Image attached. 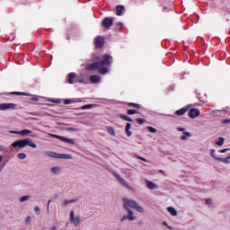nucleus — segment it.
<instances>
[{"label":"nucleus","instance_id":"nucleus-1","mask_svg":"<svg viewBox=\"0 0 230 230\" xmlns=\"http://www.w3.org/2000/svg\"><path fill=\"white\" fill-rule=\"evenodd\" d=\"M111 64H112V57L109 55H104L102 61L94 62L86 66L87 71H96V69L101 73V75H107L109 73V68Z\"/></svg>","mask_w":230,"mask_h":230},{"label":"nucleus","instance_id":"nucleus-2","mask_svg":"<svg viewBox=\"0 0 230 230\" xmlns=\"http://www.w3.org/2000/svg\"><path fill=\"white\" fill-rule=\"evenodd\" d=\"M123 202V208L126 211L136 209V211H138V213H145V208L141 207L136 200L124 198L122 199Z\"/></svg>","mask_w":230,"mask_h":230},{"label":"nucleus","instance_id":"nucleus-3","mask_svg":"<svg viewBox=\"0 0 230 230\" xmlns=\"http://www.w3.org/2000/svg\"><path fill=\"white\" fill-rule=\"evenodd\" d=\"M11 146H13V148H24V146H31V148H37V144H35L31 139L25 138L22 140L14 141Z\"/></svg>","mask_w":230,"mask_h":230},{"label":"nucleus","instance_id":"nucleus-4","mask_svg":"<svg viewBox=\"0 0 230 230\" xmlns=\"http://www.w3.org/2000/svg\"><path fill=\"white\" fill-rule=\"evenodd\" d=\"M44 155L52 159H73V155L67 154H58L53 151H45Z\"/></svg>","mask_w":230,"mask_h":230},{"label":"nucleus","instance_id":"nucleus-5","mask_svg":"<svg viewBox=\"0 0 230 230\" xmlns=\"http://www.w3.org/2000/svg\"><path fill=\"white\" fill-rule=\"evenodd\" d=\"M69 220L74 227H78V226H80V216H75V210L70 211Z\"/></svg>","mask_w":230,"mask_h":230},{"label":"nucleus","instance_id":"nucleus-6","mask_svg":"<svg viewBox=\"0 0 230 230\" xmlns=\"http://www.w3.org/2000/svg\"><path fill=\"white\" fill-rule=\"evenodd\" d=\"M128 215H124L120 218V222H125V220H129V222H134L137 218L136 215L134 214V210H126Z\"/></svg>","mask_w":230,"mask_h":230},{"label":"nucleus","instance_id":"nucleus-7","mask_svg":"<svg viewBox=\"0 0 230 230\" xmlns=\"http://www.w3.org/2000/svg\"><path fill=\"white\" fill-rule=\"evenodd\" d=\"M49 136L50 137H55L56 139H59V141H62L63 143H67L68 145H75V140L73 138H66L62 136L54 135L49 133Z\"/></svg>","mask_w":230,"mask_h":230},{"label":"nucleus","instance_id":"nucleus-8","mask_svg":"<svg viewBox=\"0 0 230 230\" xmlns=\"http://www.w3.org/2000/svg\"><path fill=\"white\" fill-rule=\"evenodd\" d=\"M17 109V104L15 103H1L0 111H15Z\"/></svg>","mask_w":230,"mask_h":230},{"label":"nucleus","instance_id":"nucleus-9","mask_svg":"<svg viewBox=\"0 0 230 230\" xmlns=\"http://www.w3.org/2000/svg\"><path fill=\"white\" fill-rule=\"evenodd\" d=\"M114 177H116L117 181H119V182H120L122 186H124V188H127L128 190H132V186H130V184H128V181L123 179L121 175L114 173Z\"/></svg>","mask_w":230,"mask_h":230},{"label":"nucleus","instance_id":"nucleus-10","mask_svg":"<svg viewBox=\"0 0 230 230\" xmlns=\"http://www.w3.org/2000/svg\"><path fill=\"white\" fill-rule=\"evenodd\" d=\"M102 26L104 28H107L109 30L112 24H114V18H104L102 22Z\"/></svg>","mask_w":230,"mask_h":230},{"label":"nucleus","instance_id":"nucleus-11","mask_svg":"<svg viewBox=\"0 0 230 230\" xmlns=\"http://www.w3.org/2000/svg\"><path fill=\"white\" fill-rule=\"evenodd\" d=\"M199 116H200V111L197 109H190V112H189V117L191 119H195V118H199Z\"/></svg>","mask_w":230,"mask_h":230},{"label":"nucleus","instance_id":"nucleus-12","mask_svg":"<svg viewBox=\"0 0 230 230\" xmlns=\"http://www.w3.org/2000/svg\"><path fill=\"white\" fill-rule=\"evenodd\" d=\"M50 173L52 175H60L62 173V168L58 165L50 167Z\"/></svg>","mask_w":230,"mask_h":230},{"label":"nucleus","instance_id":"nucleus-13","mask_svg":"<svg viewBox=\"0 0 230 230\" xmlns=\"http://www.w3.org/2000/svg\"><path fill=\"white\" fill-rule=\"evenodd\" d=\"M146 186L148 188V190H157L159 186L155 184V182L151 181L150 180H145Z\"/></svg>","mask_w":230,"mask_h":230},{"label":"nucleus","instance_id":"nucleus-14","mask_svg":"<svg viewBox=\"0 0 230 230\" xmlns=\"http://www.w3.org/2000/svg\"><path fill=\"white\" fill-rule=\"evenodd\" d=\"M103 44H105V40L102 37H97L95 39V48H102Z\"/></svg>","mask_w":230,"mask_h":230},{"label":"nucleus","instance_id":"nucleus-15","mask_svg":"<svg viewBox=\"0 0 230 230\" xmlns=\"http://www.w3.org/2000/svg\"><path fill=\"white\" fill-rule=\"evenodd\" d=\"M75 202H78V199H65L62 203V208H67L69 204H75Z\"/></svg>","mask_w":230,"mask_h":230},{"label":"nucleus","instance_id":"nucleus-16","mask_svg":"<svg viewBox=\"0 0 230 230\" xmlns=\"http://www.w3.org/2000/svg\"><path fill=\"white\" fill-rule=\"evenodd\" d=\"M90 81L92 82V84H100L102 78L99 75H91Z\"/></svg>","mask_w":230,"mask_h":230},{"label":"nucleus","instance_id":"nucleus-17","mask_svg":"<svg viewBox=\"0 0 230 230\" xmlns=\"http://www.w3.org/2000/svg\"><path fill=\"white\" fill-rule=\"evenodd\" d=\"M124 11H125V6H123V5H117V7H116V15H118V16L122 15Z\"/></svg>","mask_w":230,"mask_h":230},{"label":"nucleus","instance_id":"nucleus-18","mask_svg":"<svg viewBox=\"0 0 230 230\" xmlns=\"http://www.w3.org/2000/svg\"><path fill=\"white\" fill-rule=\"evenodd\" d=\"M130 128H132V124L127 123L125 132H126L128 137H130V136H132V131H130Z\"/></svg>","mask_w":230,"mask_h":230},{"label":"nucleus","instance_id":"nucleus-19","mask_svg":"<svg viewBox=\"0 0 230 230\" xmlns=\"http://www.w3.org/2000/svg\"><path fill=\"white\" fill-rule=\"evenodd\" d=\"M188 137H191V133L184 131L183 135L180 137L181 141H188Z\"/></svg>","mask_w":230,"mask_h":230},{"label":"nucleus","instance_id":"nucleus-20","mask_svg":"<svg viewBox=\"0 0 230 230\" xmlns=\"http://www.w3.org/2000/svg\"><path fill=\"white\" fill-rule=\"evenodd\" d=\"M167 211L172 216V217H177L178 212L173 207H169L167 208Z\"/></svg>","mask_w":230,"mask_h":230},{"label":"nucleus","instance_id":"nucleus-21","mask_svg":"<svg viewBox=\"0 0 230 230\" xmlns=\"http://www.w3.org/2000/svg\"><path fill=\"white\" fill-rule=\"evenodd\" d=\"M186 112H188V108L187 107L176 111L177 116H182V115L186 114Z\"/></svg>","mask_w":230,"mask_h":230},{"label":"nucleus","instance_id":"nucleus-22","mask_svg":"<svg viewBox=\"0 0 230 230\" xmlns=\"http://www.w3.org/2000/svg\"><path fill=\"white\" fill-rule=\"evenodd\" d=\"M107 132L108 134H110L111 136H116V131L114 130V128L111 126L106 127Z\"/></svg>","mask_w":230,"mask_h":230},{"label":"nucleus","instance_id":"nucleus-23","mask_svg":"<svg viewBox=\"0 0 230 230\" xmlns=\"http://www.w3.org/2000/svg\"><path fill=\"white\" fill-rule=\"evenodd\" d=\"M29 134H32V131L30 129H22L20 131V136H28Z\"/></svg>","mask_w":230,"mask_h":230},{"label":"nucleus","instance_id":"nucleus-24","mask_svg":"<svg viewBox=\"0 0 230 230\" xmlns=\"http://www.w3.org/2000/svg\"><path fill=\"white\" fill-rule=\"evenodd\" d=\"M119 118L125 121H129V123H132V119L128 118L127 115H120Z\"/></svg>","mask_w":230,"mask_h":230},{"label":"nucleus","instance_id":"nucleus-25","mask_svg":"<svg viewBox=\"0 0 230 230\" xmlns=\"http://www.w3.org/2000/svg\"><path fill=\"white\" fill-rule=\"evenodd\" d=\"M224 137H220L218 140L216 142V145H217L218 146H222V145H224Z\"/></svg>","mask_w":230,"mask_h":230},{"label":"nucleus","instance_id":"nucleus-26","mask_svg":"<svg viewBox=\"0 0 230 230\" xmlns=\"http://www.w3.org/2000/svg\"><path fill=\"white\" fill-rule=\"evenodd\" d=\"M75 76H76V74L75 73L69 74L68 84H73V78H75Z\"/></svg>","mask_w":230,"mask_h":230},{"label":"nucleus","instance_id":"nucleus-27","mask_svg":"<svg viewBox=\"0 0 230 230\" xmlns=\"http://www.w3.org/2000/svg\"><path fill=\"white\" fill-rule=\"evenodd\" d=\"M210 152H211V153H210V155H211V157H213V159H216V161H218V159H220V157H218V156H217V155H215V152H216L215 149H211Z\"/></svg>","mask_w":230,"mask_h":230},{"label":"nucleus","instance_id":"nucleus-28","mask_svg":"<svg viewBox=\"0 0 230 230\" xmlns=\"http://www.w3.org/2000/svg\"><path fill=\"white\" fill-rule=\"evenodd\" d=\"M31 199V196H22L20 198V202H26V200H30Z\"/></svg>","mask_w":230,"mask_h":230},{"label":"nucleus","instance_id":"nucleus-29","mask_svg":"<svg viewBox=\"0 0 230 230\" xmlns=\"http://www.w3.org/2000/svg\"><path fill=\"white\" fill-rule=\"evenodd\" d=\"M67 132H80V129L76 128H66Z\"/></svg>","mask_w":230,"mask_h":230},{"label":"nucleus","instance_id":"nucleus-30","mask_svg":"<svg viewBox=\"0 0 230 230\" xmlns=\"http://www.w3.org/2000/svg\"><path fill=\"white\" fill-rule=\"evenodd\" d=\"M147 130H149V132H151V134H155V132H157V129H155V128H152L151 126L146 127Z\"/></svg>","mask_w":230,"mask_h":230},{"label":"nucleus","instance_id":"nucleus-31","mask_svg":"<svg viewBox=\"0 0 230 230\" xmlns=\"http://www.w3.org/2000/svg\"><path fill=\"white\" fill-rule=\"evenodd\" d=\"M18 159H26V154L20 153L17 155Z\"/></svg>","mask_w":230,"mask_h":230},{"label":"nucleus","instance_id":"nucleus-32","mask_svg":"<svg viewBox=\"0 0 230 230\" xmlns=\"http://www.w3.org/2000/svg\"><path fill=\"white\" fill-rule=\"evenodd\" d=\"M128 114L129 116H132V114H137V111L136 110H128Z\"/></svg>","mask_w":230,"mask_h":230},{"label":"nucleus","instance_id":"nucleus-33","mask_svg":"<svg viewBox=\"0 0 230 230\" xmlns=\"http://www.w3.org/2000/svg\"><path fill=\"white\" fill-rule=\"evenodd\" d=\"M205 202L208 206H211V204H213V199H206Z\"/></svg>","mask_w":230,"mask_h":230},{"label":"nucleus","instance_id":"nucleus-34","mask_svg":"<svg viewBox=\"0 0 230 230\" xmlns=\"http://www.w3.org/2000/svg\"><path fill=\"white\" fill-rule=\"evenodd\" d=\"M34 211L37 215H40V208L39 206H36L34 208Z\"/></svg>","mask_w":230,"mask_h":230},{"label":"nucleus","instance_id":"nucleus-35","mask_svg":"<svg viewBox=\"0 0 230 230\" xmlns=\"http://www.w3.org/2000/svg\"><path fill=\"white\" fill-rule=\"evenodd\" d=\"M93 107V105H91V104H87V105H84V106H82V110L83 111H85V109H91Z\"/></svg>","mask_w":230,"mask_h":230},{"label":"nucleus","instance_id":"nucleus-36","mask_svg":"<svg viewBox=\"0 0 230 230\" xmlns=\"http://www.w3.org/2000/svg\"><path fill=\"white\" fill-rule=\"evenodd\" d=\"M137 123H138V125H143V123H145V119H137Z\"/></svg>","mask_w":230,"mask_h":230},{"label":"nucleus","instance_id":"nucleus-37","mask_svg":"<svg viewBox=\"0 0 230 230\" xmlns=\"http://www.w3.org/2000/svg\"><path fill=\"white\" fill-rule=\"evenodd\" d=\"M13 94H17V95H19V96H21V95H24V96H28V93H19V92H14V93H13Z\"/></svg>","mask_w":230,"mask_h":230},{"label":"nucleus","instance_id":"nucleus-38","mask_svg":"<svg viewBox=\"0 0 230 230\" xmlns=\"http://www.w3.org/2000/svg\"><path fill=\"white\" fill-rule=\"evenodd\" d=\"M9 134H17V135L21 136V131L10 130Z\"/></svg>","mask_w":230,"mask_h":230},{"label":"nucleus","instance_id":"nucleus-39","mask_svg":"<svg viewBox=\"0 0 230 230\" xmlns=\"http://www.w3.org/2000/svg\"><path fill=\"white\" fill-rule=\"evenodd\" d=\"M69 103H73V100L71 99L65 100V105H69Z\"/></svg>","mask_w":230,"mask_h":230},{"label":"nucleus","instance_id":"nucleus-40","mask_svg":"<svg viewBox=\"0 0 230 230\" xmlns=\"http://www.w3.org/2000/svg\"><path fill=\"white\" fill-rule=\"evenodd\" d=\"M129 105H132V107H135L136 109H139V104H137V103L130 102Z\"/></svg>","mask_w":230,"mask_h":230},{"label":"nucleus","instance_id":"nucleus-41","mask_svg":"<svg viewBox=\"0 0 230 230\" xmlns=\"http://www.w3.org/2000/svg\"><path fill=\"white\" fill-rule=\"evenodd\" d=\"M137 159H140V161H144V163H146V158L142 156H137Z\"/></svg>","mask_w":230,"mask_h":230},{"label":"nucleus","instance_id":"nucleus-42","mask_svg":"<svg viewBox=\"0 0 230 230\" xmlns=\"http://www.w3.org/2000/svg\"><path fill=\"white\" fill-rule=\"evenodd\" d=\"M30 222H31V217H27L25 223L30 224Z\"/></svg>","mask_w":230,"mask_h":230},{"label":"nucleus","instance_id":"nucleus-43","mask_svg":"<svg viewBox=\"0 0 230 230\" xmlns=\"http://www.w3.org/2000/svg\"><path fill=\"white\" fill-rule=\"evenodd\" d=\"M178 132H186L184 128H177Z\"/></svg>","mask_w":230,"mask_h":230},{"label":"nucleus","instance_id":"nucleus-44","mask_svg":"<svg viewBox=\"0 0 230 230\" xmlns=\"http://www.w3.org/2000/svg\"><path fill=\"white\" fill-rule=\"evenodd\" d=\"M163 225L165 226V227H168L170 230L172 229V226H168V223H166V221H164Z\"/></svg>","mask_w":230,"mask_h":230},{"label":"nucleus","instance_id":"nucleus-45","mask_svg":"<svg viewBox=\"0 0 230 230\" xmlns=\"http://www.w3.org/2000/svg\"><path fill=\"white\" fill-rule=\"evenodd\" d=\"M49 204H51V199H49L48 201V204H47V211H49Z\"/></svg>","mask_w":230,"mask_h":230},{"label":"nucleus","instance_id":"nucleus-46","mask_svg":"<svg viewBox=\"0 0 230 230\" xmlns=\"http://www.w3.org/2000/svg\"><path fill=\"white\" fill-rule=\"evenodd\" d=\"M229 149H227V148H225V149H222L221 151H220V153L221 154H226V152H227Z\"/></svg>","mask_w":230,"mask_h":230},{"label":"nucleus","instance_id":"nucleus-47","mask_svg":"<svg viewBox=\"0 0 230 230\" xmlns=\"http://www.w3.org/2000/svg\"><path fill=\"white\" fill-rule=\"evenodd\" d=\"M120 28H123V22H118L117 23Z\"/></svg>","mask_w":230,"mask_h":230},{"label":"nucleus","instance_id":"nucleus-48","mask_svg":"<svg viewBox=\"0 0 230 230\" xmlns=\"http://www.w3.org/2000/svg\"><path fill=\"white\" fill-rule=\"evenodd\" d=\"M3 151H4V146H0V152H3Z\"/></svg>","mask_w":230,"mask_h":230},{"label":"nucleus","instance_id":"nucleus-49","mask_svg":"<svg viewBox=\"0 0 230 230\" xmlns=\"http://www.w3.org/2000/svg\"><path fill=\"white\" fill-rule=\"evenodd\" d=\"M223 123H229V120L225 119V120L223 121Z\"/></svg>","mask_w":230,"mask_h":230},{"label":"nucleus","instance_id":"nucleus-50","mask_svg":"<svg viewBox=\"0 0 230 230\" xmlns=\"http://www.w3.org/2000/svg\"><path fill=\"white\" fill-rule=\"evenodd\" d=\"M50 230H58L57 226H53Z\"/></svg>","mask_w":230,"mask_h":230},{"label":"nucleus","instance_id":"nucleus-51","mask_svg":"<svg viewBox=\"0 0 230 230\" xmlns=\"http://www.w3.org/2000/svg\"><path fill=\"white\" fill-rule=\"evenodd\" d=\"M3 161V155H0V163Z\"/></svg>","mask_w":230,"mask_h":230},{"label":"nucleus","instance_id":"nucleus-52","mask_svg":"<svg viewBox=\"0 0 230 230\" xmlns=\"http://www.w3.org/2000/svg\"><path fill=\"white\" fill-rule=\"evenodd\" d=\"M84 83V80H79V84H83Z\"/></svg>","mask_w":230,"mask_h":230},{"label":"nucleus","instance_id":"nucleus-53","mask_svg":"<svg viewBox=\"0 0 230 230\" xmlns=\"http://www.w3.org/2000/svg\"><path fill=\"white\" fill-rule=\"evenodd\" d=\"M160 173H164L163 170H160Z\"/></svg>","mask_w":230,"mask_h":230}]
</instances>
